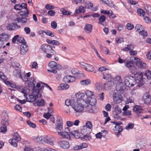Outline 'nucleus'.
<instances>
[{
    "instance_id": "b1692460",
    "label": "nucleus",
    "mask_w": 151,
    "mask_h": 151,
    "mask_svg": "<svg viewBox=\"0 0 151 151\" xmlns=\"http://www.w3.org/2000/svg\"><path fill=\"white\" fill-rule=\"evenodd\" d=\"M75 102L74 100L67 99L65 101V104L67 106H70L73 107V106L75 104Z\"/></svg>"
},
{
    "instance_id": "72a5a7b5",
    "label": "nucleus",
    "mask_w": 151,
    "mask_h": 151,
    "mask_svg": "<svg viewBox=\"0 0 151 151\" xmlns=\"http://www.w3.org/2000/svg\"><path fill=\"white\" fill-rule=\"evenodd\" d=\"M98 23L101 25H104V23L106 20V17L104 15H102L99 19Z\"/></svg>"
},
{
    "instance_id": "603ef678",
    "label": "nucleus",
    "mask_w": 151,
    "mask_h": 151,
    "mask_svg": "<svg viewBox=\"0 0 151 151\" xmlns=\"http://www.w3.org/2000/svg\"><path fill=\"white\" fill-rule=\"evenodd\" d=\"M87 128L89 129H91L92 127V124L91 122L90 121L87 122L85 124V126Z\"/></svg>"
},
{
    "instance_id": "5fc2aeb1",
    "label": "nucleus",
    "mask_w": 151,
    "mask_h": 151,
    "mask_svg": "<svg viewBox=\"0 0 151 151\" xmlns=\"http://www.w3.org/2000/svg\"><path fill=\"white\" fill-rule=\"evenodd\" d=\"M45 33L47 35L51 37H53L54 36V33L53 32H51L50 31H46L45 32Z\"/></svg>"
},
{
    "instance_id": "4c0bfd02",
    "label": "nucleus",
    "mask_w": 151,
    "mask_h": 151,
    "mask_svg": "<svg viewBox=\"0 0 151 151\" xmlns=\"http://www.w3.org/2000/svg\"><path fill=\"white\" fill-rule=\"evenodd\" d=\"M112 82L110 81H108L106 83H104V87L105 89H108L110 88L112 86Z\"/></svg>"
},
{
    "instance_id": "f3484780",
    "label": "nucleus",
    "mask_w": 151,
    "mask_h": 151,
    "mask_svg": "<svg viewBox=\"0 0 151 151\" xmlns=\"http://www.w3.org/2000/svg\"><path fill=\"white\" fill-rule=\"evenodd\" d=\"M9 35L7 33H2L0 35V40L3 41H7L9 39Z\"/></svg>"
},
{
    "instance_id": "5701e85b",
    "label": "nucleus",
    "mask_w": 151,
    "mask_h": 151,
    "mask_svg": "<svg viewBox=\"0 0 151 151\" xmlns=\"http://www.w3.org/2000/svg\"><path fill=\"white\" fill-rule=\"evenodd\" d=\"M85 111L87 112L88 113H92L93 112V110L92 106H89L88 104L84 106V109Z\"/></svg>"
},
{
    "instance_id": "423d86ee",
    "label": "nucleus",
    "mask_w": 151,
    "mask_h": 151,
    "mask_svg": "<svg viewBox=\"0 0 151 151\" xmlns=\"http://www.w3.org/2000/svg\"><path fill=\"white\" fill-rule=\"evenodd\" d=\"M79 65L81 67L84 68L87 71L92 72L94 73H96V72L94 71L95 70V68L93 66L91 65L86 64L84 62L80 63Z\"/></svg>"
},
{
    "instance_id": "13d9d810",
    "label": "nucleus",
    "mask_w": 151,
    "mask_h": 151,
    "mask_svg": "<svg viewBox=\"0 0 151 151\" xmlns=\"http://www.w3.org/2000/svg\"><path fill=\"white\" fill-rule=\"evenodd\" d=\"M51 26L52 28L53 29H55L57 27V23L55 21H52L51 23Z\"/></svg>"
},
{
    "instance_id": "39448f33",
    "label": "nucleus",
    "mask_w": 151,
    "mask_h": 151,
    "mask_svg": "<svg viewBox=\"0 0 151 151\" xmlns=\"http://www.w3.org/2000/svg\"><path fill=\"white\" fill-rule=\"evenodd\" d=\"M20 140V136L17 133H15L13 135V138L9 140V142L12 145L16 147L17 146V142Z\"/></svg>"
},
{
    "instance_id": "de8ad7c7",
    "label": "nucleus",
    "mask_w": 151,
    "mask_h": 151,
    "mask_svg": "<svg viewBox=\"0 0 151 151\" xmlns=\"http://www.w3.org/2000/svg\"><path fill=\"white\" fill-rule=\"evenodd\" d=\"M70 76L67 75L65 76L63 78V81L65 83L70 82Z\"/></svg>"
},
{
    "instance_id": "bf43d9fd",
    "label": "nucleus",
    "mask_w": 151,
    "mask_h": 151,
    "mask_svg": "<svg viewBox=\"0 0 151 151\" xmlns=\"http://www.w3.org/2000/svg\"><path fill=\"white\" fill-rule=\"evenodd\" d=\"M86 95L88 97H91V96L93 95V93L89 90H87L85 92Z\"/></svg>"
},
{
    "instance_id": "6e6552de",
    "label": "nucleus",
    "mask_w": 151,
    "mask_h": 151,
    "mask_svg": "<svg viewBox=\"0 0 151 151\" xmlns=\"http://www.w3.org/2000/svg\"><path fill=\"white\" fill-rule=\"evenodd\" d=\"M135 77V79L136 83H138V86L139 87L143 85L145 81H144V78H143V74L142 73L137 75Z\"/></svg>"
},
{
    "instance_id": "a18cd8bd",
    "label": "nucleus",
    "mask_w": 151,
    "mask_h": 151,
    "mask_svg": "<svg viewBox=\"0 0 151 151\" xmlns=\"http://www.w3.org/2000/svg\"><path fill=\"white\" fill-rule=\"evenodd\" d=\"M144 75L146 76L148 79H151V72L149 70L146 71L144 73Z\"/></svg>"
},
{
    "instance_id": "e433bc0d",
    "label": "nucleus",
    "mask_w": 151,
    "mask_h": 151,
    "mask_svg": "<svg viewBox=\"0 0 151 151\" xmlns=\"http://www.w3.org/2000/svg\"><path fill=\"white\" fill-rule=\"evenodd\" d=\"M58 134L61 135L63 138H68L69 136L68 133L64 132H59Z\"/></svg>"
},
{
    "instance_id": "f8f14e48",
    "label": "nucleus",
    "mask_w": 151,
    "mask_h": 151,
    "mask_svg": "<svg viewBox=\"0 0 151 151\" xmlns=\"http://www.w3.org/2000/svg\"><path fill=\"white\" fill-rule=\"evenodd\" d=\"M20 26L18 25L16 23L9 24L6 27L7 29L10 30H15L18 28H20Z\"/></svg>"
},
{
    "instance_id": "a19ab883",
    "label": "nucleus",
    "mask_w": 151,
    "mask_h": 151,
    "mask_svg": "<svg viewBox=\"0 0 151 151\" xmlns=\"http://www.w3.org/2000/svg\"><path fill=\"white\" fill-rule=\"evenodd\" d=\"M134 65V64L132 60L127 61L125 65V66L129 68L132 67Z\"/></svg>"
},
{
    "instance_id": "4d7b16f0",
    "label": "nucleus",
    "mask_w": 151,
    "mask_h": 151,
    "mask_svg": "<svg viewBox=\"0 0 151 151\" xmlns=\"http://www.w3.org/2000/svg\"><path fill=\"white\" fill-rule=\"evenodd\" d=\"M12 66L15 69H17L18 68H19V65L18 63L17 62H13L12 63Z\"/></svg>"
},
{
    "instance_id": "3c124183",
    "label": "nucleus",
    "mask_w": 151,
    "mask_h": 151,
    "mask_svg": "<svg viewBox=\"0 0 151 151\" xmlns=\"http://www.w3.org/2000/svg\"><path fill=\"white\" fill-rule=\"evenodd\" d=\"M28 78L26 74L22 73L19 78H21L23 81H26L27 80Z\"/></svg>"
},
{
    "instance_id": "f257e3e1",
    "label": "nucleus",
    "mask_w": 151,
    "mask_h": 151,
    "mask_svg": "<svg viewBox=\"0 0 151 151\" xmlns=\"http://www.w3.org/2000/svg\"><path fill=\"white\" fill-rule=\"evenodd\" d=\"M86 104V102L82 98H78L76 101V104L73 106V108L75 111L80 112L84 109V106Z\"/></svg>"
},
{
    "instance_id": "864d4df0",
    "label": "nucleus",
    "mask_w": 151,
    "mask_h": 151,
    "mask_svg": "<svg viewBox=\"0 0 151 151\" xmlns=\"http://www.w3.org/2000/svg\"><path fill=\"white\" fill-rule=\"evenodd\" d=\"M139 34L142 36L144 37H146L147 35V31H145L143 30L140 31L139 32Z\"/></svg>"
},
{
    "instance_id": "338daca9",
    "label": "nucleus",
    "mask_w": 151,
    "mask_h": 151,
    "mask_svg": "<svg viewBox=\"0 0 151 151\" xmlns=\"http://www.w3.org/2000/svg\"><path fill=\"white\" fill-rule=\"evenodd\" d=\"M143 28L142 26V25L138 24L136 25L135 27V29L137 31L142 29Z\"/></svg>"
},
{
    "instance_id": "c03bdc74",
    "label": "nucleus",
    "mask_w": 151,
    "mask_h": 151,
    "mask_svg": "<svg viewBox=\"0 0 151 151\" xmlns=\"http://www.w3.org/2000/svg\"><path fill=\"white\" fill-rule=\"evenodd\" d=\"M95 85L97 88L99 90H101L103 88H104V85H102L100 83H98L96 82V83Z\"/></svg>"
},
{
    "instance_id": "4468645a",
    "label": "nucleus",
    "mask_w": 151,
    "mask_h": 151,
    "mask_svg": "<svg viewBox=\"0 0 151 151\" xmlns=\"http://www.w3.org/2000/svg\"><path fill=\"white\" fill-rule=\"evenodd\" d=\"M41 48L42 50L46 53L50 52L51 50H52V47L46 44L42 45Z\"/></svg>"
},
{
    "instance_id": "ea45409f",
    "label": "nucleus",
    "mask_w": 151,
    "mask_h": 151,
    "mask_svg": "<svg viewBox=\"0 0 151 151\" xmlns=\"http://www.w3.org/2000/svg\"><path fill=\"white\" fill-rule=\"evenodd\" d=\"M69 87V85L65 83H62L60 85V90H66L68 89Z\"/></svg>"
},
{
    "instance_id": "393cba45",
    "label": "nucleus",
    "mask_w": 151,
    "mask_h": 151,
    "mask_svg": "<svg viewBox=\"0 0 151 151\" xmlns=\"http://www.w3.org/2000/svg\"><path fill=\"white\" fill-rule=\"evenodd\" d=\"M22 73L20 68L15 69L13 72V75L16 77L19 78Z\"/></svg>"
},
{
    "instance_id": "a878e982",
    "label": "nucleus",
    "mask_w": 151,
    "mask_h": 151,
    "mask_svg": "<svg viewBox=\"0 0 151 151\" xmlns=\"http://www.w3.org/2000/svg\"><path fill=\"white\" fill-rule=\"evenodd\" d=\"M123 127L122 126L115 125L114 128V132L116 133H119L123 130Z\"/></svg>"
},
{
    "instance_id": "052dcab7",
    "label": "nucleus",
    "mask_w": 151,
    "mask_h": 151,
    "mask_svg": "<svg viewBox=\"0 0 151 151\" xmlns=\"http://www.w3.org/2000/svg\"><path fill=\"white\" fill-rule=\"evenodd\" d=\"M27 123L30 127L33 128H35L36 127V125L35 124L32 123L30 121H27Z\"/></svg>"
},
{
    "instance_id": "ddd939ff",
    "label": "nucleus",
    "mask_w": 151,
    "mask_h": 151,
    "mask_svg": "<svg viewBox=\"0 0 151 151\" xmlns=\"http://www.w3.org/2000/svg\"><path fill=\"white\" fill-rule=\"evenodd\" d=\"M86 105L89 104L91 106H93L95 105L96 103V99L95 98L92 97H88L86 100Z\"/></svg>"
},
{
    "instance_id": "cd10ccee",
    "label": "nucleus",
    "mask_w": 151,
    "mask_h": 151,
    "mask_svg": "<svg viewBox=\"0 0 151 151\" xmlns=\"http://www.w3.org/2000/svg\"><path fill=\"white\" fill-rule=\"evenodd\" d=\"M85 9V7L80 6H79L78 9H76L75 13L76 14H79V13H84L85 12L84 10Z\"/></svg>"
},
{
    "instance_id": "6ab92c4d",
    "label": "nucleus",
    "mask_w": 151,
    "mask_h": 151,
    "mask_svg": "<svg viewBox=\"0 0 151 151\" xmlns=\"http://www.w3.org/2000/svg\"><path fill=\"white\" fill-rule=\"evenodd\" d=\"M136 65L139 68L145 69L147 68L146 63L142 62L140 60L136 61Z\"/></svg>"
},
{
    "instance_id": "4be33fe9",
    "label": "nucleus",
    "mask_w": 151,
    "mask_h": 151,
    "mask_svg": "<svg viewBox=\"0 0 151 151\" xmlns=\"http://www.w3.org/2000/svg\"><path fill=\"white\" fill-rule=\"evenodd\" d=\"M143 99L145 103L147 104L149 103L151 101V96L148 94H145L143 96Z\"/></svg>"
},
{
    "instance_id": "680f3d73",
    "label": "nucleus",
    "mask_w": 151,
    "mask_h": 151,
    "mask_svg": "<svg viewBox=\"0 0 151 151\" xmlns=\"http://www.w3.org/2000/svg\"><path fill=\"white\" fill-rule=\"evenodd\" d=\"M136 70V68L134 66V65L129 68V70L130 72L132 73L133 74L135 72Z\"/></svg>"
},
{
    "instance_id": "f704fd0d",
    "label": "nucleus",
    "mask_w": 151,
    "mask_h": 151,
    "mask_svg": "<svg viewBox=\"0 0 151 151\" xmlns=\"http://www.w3.org/2000/svg\"><path fill=\"white\" fill-rule=\"evenodd\" d=\"M45 101L43 99H39L36 103L37 105L40 106H45Z\"/></svg>"
},
{
    "instance_id": "bb28decb",
    "label": "nucleus",
    "mask_w": 151,
    "mask_h": 151,
    "mask_svg": "<svg viewBox=\"0 0 151 151\" xmlns=\"http://www.w3.org/2000/svg\"><path fill=\"white\" fill-rule=\"evenodd\" d=\"M133 110L137 113H139L142 112L143 109L140 106H136L133 108Z\"/></svg>"
},
{
    "instance_id": "0eeeda50",
    "label": "nucleus",
    "mask_w": 151,
    "mask_h": 151,
    "mask_svg": "<svg viewBox=\"0 0 151 151\" xmlns=\"http://www.w3.org/2000/svg\"><path fill=\"white\" fill-rule=\"evenodd\" d=\"M121 112L122 110L118 106L115 107L113 111V114L114 118L119 120H122L123 119L120 116Z\"/></svg>"
},
{
    "instance_id": "09e8293b",
    "label": "nucleus",
    "mask_w": 151,
    "mask_h": 151,
    "mask_svg": "<svg viewBox=\"0 0 151 151\" xmlns=\"http://www.w3.org/2000/svg\"><path fill=\"white\" fill-rule=\"evenodd\" d=\"M60 12L64 15H68L71 14V13L68 11L65 10L63 9H61L60 10Z\"/></svg>"
},
{
    "instance_id": "9d476101",
    "label": "nucleus",
    "mask_w": 151,
    "mask_h": 151,
    "mask_svg": "<svg viewBox=\"0 0 151 151\" xmlns=\"http://www.w3.org/2000/svg\"><path fill=\"white\" fill-rule=\"evenodd\" d=\"M1 121V125L2 126H6L9 124L8 121V116L7 114L6 113H3V116Z\"/></svg>"
},
{
    "instance_id": "2eb2a0df",
    "label": "nucleus",
    "mask_w": 151,
    "mask_h": 151,
    "mask_svg": "<svg viewBox=\"0 0 151 151\" xmlns=\"http://www.w3.org/2000/svg\"><path fill=\"white\" fill-rule=\"evenodd\" d=\"M85 8L88 9L92 11H96L97 8L93 7V4L91 2H85L84 3Z\"/></svg>"
},
{
    "instance_id": "c85d7f7f",
    "label": "nucleus",
    "mask_w": 151,
    "mask_h": 151,
    "mask_svg": "<svg viewBox=\"0 0 151 151\" xmlns=\"http://www.w3.org/2000/svg\"><path fill=\"white\" fill-rule=\"evenodd\" d=\"M103 78L107 80H109L112 77L110 73H106V72L103 73Z\"/></svg>"
},
{
    "instance_id": "c9c22d12",
    "label": "nucleus",
    "mask_w": 151,
    "mask_h": 151,
    "mask_svg": "<svg viewBox=\"0 0 151 151\" xmlns=\"http://www.w3.org/2000/svg\"><path fill=\"white\" fill-rule=\"evenodd\" d=\"M56 126L55 128L58 132L63 131V123H59L56 124Z\"/></svg>"
},
{
    "instance_id": "79ce46f5",
    "label": "nucleus",
    "mask_w": 151,
    "mask_h": 151,
    "mask_svg": "<svg viewBox=\"0 0 151 151\" xmlns=\"http://www.w3.org/2000/svg\"><path fill=\"white\" fill-rule=\"evenodd\" d=\"M91 83V81L89 79L83 80L81 81V83L82 85H87Z\"/></svg>"
},
{
    "instance_id": "37998d69",
    "label": "nucleus",
    "mask_w": 151,
    "mask_h": 151,
    "mask_svg": "<svg viewBox=\"0 0 151 151\" xmlns=\"http://www.w3.org/2000/svg\"><path fill=\"white\" fill-rule=\"evenodd\" d=\"M72 1L73 4L77 5L78 3L81 4L83 3L85 0H72Z\"/></svg>"
},
{
    "instance_id": "1a4fd4ad",
    "label": "nucleus",
    "mask_w": 151,
    "mask_h": 151,
    "mask_svg": "<svg viewBox=\"0 0 151 151\" xmlns=\"http://www.w3.org/2000/svg\"><path fill=\"white\" fill-rule=\"evenodd\" d=\"M58 145L63 149H67L70 147L69 142L66 140H62L58 142Z\"/></svg>"
},
{
    "instance_id": "8fccbe9b",
    "label": "nucleus",
    "mask_w": 151,
    "mask_h": 151,
    "mask_svg": "<svg viewBox=\"0 0 151 151\" xmlns=\"http://www.w3.org/2000/svg\"><path fill=\"white\" fill-rule=\"evenodd\" d=\"M20 43H22L23 44H26V42L25 41V40L23 37H19L18 39V41Z\"/></svg>"
},
{
    "instance_id": "7ed1b4c3",
    "label": "nucleus",
    "mask_w": 151,
    "mask_h": 151,
    "mask_svg": "<svg viewBox=\"0 0 151 151\" xmlns=\"http://www.w3.org/2000/svg\"><path fill=\"white\" fill-rule=\"evenodd\" d=\"M49 66L51 69V70H48V71L54 73L57 72V70H61L62 69V66L56 63L54 61H51L49 64Z\"/></svg>"
},
{
    "instance_id": "f03ea898",
    "label": "nucleus",
    "mask_w": 151,
    "mask_h": 151,
    "mask_svg": "<svg viewBox=\"0 0 151 151\" xmlns=\"http://www.w3.org/2000/svg\"><path fill=\"white\" fill-rule=\"evenodd\" d=\"M32 92L33 95H29L28 97L27 96V95H25L26 99L28 102H34L37 99L41 97V95L40 94L39 90L36 88L35 86L33 87Z\"/></svg>"
},
{
    "instance_id": "9b49d317",
    "label": "nucleus",
    "mask_w": 151,
    "mask_h": 151,
    "mask_svg": "<svg viewBox=\"0 0 151 151\" xmlns=\"http://www.w3.org/2000/svg\"><path fill=\"white\" fill-rule=\"evenodd\" d=\"M113 96L114 101L117 103L121 102L123 99L121 95L119 93H116L114 94Z\"/></svg>"
},
{
    "instance_id": "774afa93",
    "label": "nucleus",
    "mask_w": 151,
    "mask_h": 151,
    "mask_svg": "<svg viewBox=\"0 0 151 151\" xmlns=\"http://www.w3.org/2000/svg\"><path fill=\"white\" fill-rule=\"evenodd\" d=\"M71 72L72 74L75 75H78L80 74L78 71L76 69H73L71 70Z\"/></svg>"
},
{
    "instance_id": "49530a36",
    "label": "nucleus",
    "mask_w": 151,
    "mask_h": 151,
    "mask_svg": "<svg viewBox=\"0 0 151 151\" xmlns=\"http://www.w3.org/2000/svg\"><path fill=\"white\" fill-rule=\"evenodd\" d=\"M7 132L6 126H2L0 127V132L5 133Z\"/></svg>"
},
{
    "instance_id": "dca6fc26",
    "label": "nucleus",
    "mask_w": 151,
    "mask_h": 151,
    "mask_svg": "<svg viewBox=\"0 0 151 151\" xmlns=\"http://www.w3.org/2000/svg\"><path fill=\"white\" fill-rule=\"evenodd\" d=\"M27 8V5L26 3H22L21 4H17L15 5L14 8L18 10H20L24 8Z\"/></svg>"
},
{
    "instance_id": "6e6d98bb",
    "label": "nucleus",
    "mask_w": 151,
    "mask_h": 151,
    "mask_svg": "<svg viewBox=\"0 0 151 151\" xmlns=\"http://www.w3.org/2000/svg\"><path fill=\"white\" fill-rule=\"evenodd\" d=\"M134 127V124L132 123H129L126 127L125 128L127 130L132 129Z\"/></svg>"
},
{
    "instance_id": "69168bd1",
    "label": "nucleus",
    "mask_w": 151,
    "mask_h": 151,
    "mask_svg": "<svg viewBox=\"0 0 151 151\" xmlns=\"http://www.w3.org/2000/svg\"><path fill=\"white\" fill-rule=\"evenodd\" d=\"M122 114L123 115L125 116L131 115V111L129 110L126 111H124Z\"/></svg>"
},
{
    "instance_id": "2f4dec72",
    "label": "nucleus",
    "mask_w": 151,
    "mask_h": 151,
    "mask_svg": "<svg viewBox=\"0 0 151 151\" xmlns=\"http://www.w3.org/2000/svg\"><path fill=\"white\" fill-rule=\"evenodd\" d=\"M114 81L116 82V84L119 85L123 83L122 80L120 76H116L114 79Z\"/></svg>"
},
{
    "instance_id": "0e129e2a",
    "label": "nucleus",
    "mask_w": 151,
    "mask_h": 151,
    "mask_svg": "<svg viewBox=\"0 0 151 151\" xmlns=\"http://www.w3.org/2000/svg\"><path fill=\"white\" fill-rule=\"evenodd\" d=\"M137 11L140 16H143L144 15L145 12L142 9H139L137 10Z\"/></svg>"
},
{
    "instance_id": "a211bd4d",
    "label": "nucleus",
    "mask_w": 151,
    "mask_h": 151,
    "mask_svg": "<svg viewBox=\"0 0 151 151\" xmlns=\"http://www.w3.org/2000/svg\"><path fill=\"white\" fill-rule=\"evenodd\" d=\"M28 50V48L26 44L22 45L20 46V53L22 55L25 54Z\"/></svg>"
},
{
    "instance_id": "58836bf2",
    "label": "nucleus",
    "mask_w": 151,
    "mask_h": 151,
    "mask_svg": "<svg viewBox=\"0 0 151 151\" xmlns=\"http://www.w3.org/2000/svg\"><path fill=\"white\" fill-rule=\"evenodd\" d=\"M45 138L42 136H38L36 138L35 141L38 142H41L43 143L45 142Z\"/></svg>"
},
{
    "instance_id": "20e7f679",
    "label": "nucleus",
    "mask_w": 151,
    "mask_h": 151,
    "mask_svg": "<svg viewBox=\"0 0 151 151\" xmlns=\"http://www.w3.org/2000/svg\"><path fill=\"white\" fill-rule=\"evenodd\" d=\"M124 80L125 85L129 87L133 86L136 83L135 78L131 76L125 77Z\"/></svg>"
},
{
    "instance_id": "7c9ffc66",
    "label": "nucleus",
    "mask_w": 151,
    "mask_h": 151,
    "mask_svg": "<svg viewBox=\"0 0 151 151\" xmlns=\"http://www.w3.org/2000/svg\"><path fill=\"white\" fill-rule=\"evenodd\" d=\"M17 89L20 92L23 93L24 94V96H25L27 94V90L25 89L24 87L22 86H19L17 87Z\"/></svg>"
},
{
    "instance_id": "c756f323",
    "label": "nucleus",
    "mask_w": 151,
    "mask_h": 151,
    "mask_svg": "<svg viewBox=\"0 0 151 151\" xmlns=\"http://www.w3.org/2000/svg\"><path fill=\"white\" fill-rule=\"evenodd\" d=\"M71 134L76 138H79L81 133L77 130H73L71 132Z\"/></svg>"
},
{
    "instance_id": "e2e57ef3",
    "label": "nucleus",
    "mask_w": 151,
    "mask_h": 151,
    "mask_svg": "<svg viewBox=\"0 0 151 151\" xmlns=\"http://www.w3.org/2000/svg\"><path fill=\"white\" fill-rule=\"evenodd\" d=\"M127 28L129 30H132L134 28V25L130 23H128L126 25Z\"/></svg>"
},
{
    "instance_id": "aec40b11",
    "label": "nucleus",
    "mask_w": 151,
    "mask_h": 151,
    "mask_svg": "<svg viewBox=\"0 0 151 151\" xmlns=\"http://www.w3.org/2000/svg\"><path fill=\"white\" fill-rule=\"evenodd\" d=\"M28 19L26 18L19 17L17 18L14 20V21L16 23L21 22L22 23H26Z\"/></svg>"
},
{
    "instance_id": "473e14b6",
    "label": "nucleus",
    "mask_w": 151,
    "mask_h": 151,
    "mask_svg": "<svg viewBox=\"0 0 151 151\" xmlns=\"http://www.w3.org/2000/svg\"><path fill=\"white\" fill-rule=\"evenodd\" d=\"M25 9V11H22L19 12V14L23 16L24 17H27L28 16L29 12L27 9V7L26 8H24Z\"/></svg>"
},
{
    "instance_id": "412c9836",
    "label": "nucleus",
    "mask_w": 151,
    "mask_h": 151,
    "mask_svg": "<svg viewBox=\"0 0 151 151\" xmlns=\"http://www.w3.org/2000/svg\"><path fill=\"white\" fill-rule=\"evenodd\" d=\"M92 29L93 27L91 24H86L85 26V31L87 33H89L91 32Z\"/></svg>"
}]
</instances>
